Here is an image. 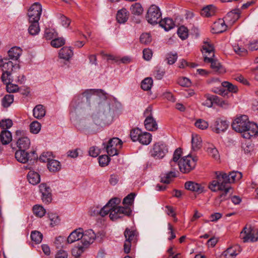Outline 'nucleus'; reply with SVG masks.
Here are the masks:
<instances>
[{
  "mask_svg": "<svg viewBox=\"0 0 258 258\" xmlns=\"http://www.w3.org/2000/svg\"><path fill=\"white\" fill-rule=\"evenodd\" d=\"M135 194L134 193H131L125 197L123 200V204L127 205L128 206L131 205L135 198Z\"/></svg>",
  "mask_w": 258,
  "mask_h": 258,
  "instance_id": "obj_59",
  "label": "nucleus"
},
{
  "mask_svg": "<svg viewBox=\"0 0 258 258\" xmlns=\"http://www.w3.org/2000/svg\"><path fill=\"white\" fill-rule=\"evenodd\" d=\"M152 139V135L150 133L142 132L138 141L143 145H148L151 143Z\"/></svg>",
  "mask_w": 258,
  "mask_h": 258,
  "instance_id": "obj_35",
  "label": "nucleus"
},
{
  "mask_svg": "<svg viewBox=\"0 0 258 258\" xmlns=\"http://www.w3.org/2000/svg\"><path fill=\"white\" fill-rule=\"evenodd\" d=\"M73 55V50L70 47H63L59 50V56L60 58L68 60Z\"/></svg>",
  "mask_w": 258,
  "mask_h": 258,
  "instance_id": "obj_26",
  "label": "nucleus"
},
{
  "mask_svg": "<svg viewBox=\"0 0 258 258\" xmlns=\"http://www.w3.org/2000/svg\"><path fill=\"white\" fill-rule=\"evenodd\" d=\"M232 127L237 132L243 133V136L246 139L258 135V126L249 121L246 115L236 118L233 122Z\"/></svg>",
  "mask_w": 258,
  "mask_h": 258,
  "instance_id": "obj_2",
  "label": "nucleus"
},
{
  "mask_svg": "<svg viewBox=\"0 0 258 258\" xmlns=\"http://www.w3.org/2000/svg\"><path fill=\"white\" fill-rule=\"evenodd\" d=\"M12 140L11 133L7 130H3L0 134V141L3 145L8 144Z\"/></svg>",
  "mask_w": 258,
  "mask_h": 258,
  "instance_id": "obj_25",
  "label": "nucleus"
},
{
  "mask_svg": "<svg viewBox=\"0 0 258 258\" xmlns=\"http://www.w3.org/2000/svg\"><path fill=\"white\" fill-rule=\"evenodd\" d=\"M43 237L42 234L38 231H34L31 233V238L32 241L36 242V243H39L42 241Z\"/></svg>",
  "mask_w": 258,
  "mask_h": 258,
  "instance_id": "obj_44",
  "label": "nucleus"
},
{
  "mask_svg": "<svg viewBox=\"0 0 258 258\" xmlns=\"http://www.w3.org/2000/svg\"><path fill=\"white\" fill-rule=\"evenodd\" d=\"M51 156V153L46 152L43 153L41 154V155L39 157V160L42 162H47L50 161V157Z\"/></svg>",
  "mask_w": 258,
  "mask_h": 258,
  "instance_id": "obj_63",
  "label": "nucleus"
},
{
  "mask_svg": "<svg viewBox=\"0 0 258 258\" xmlns=\"http://www.w3.org/2000/svg\"><path fill=\"white\" fill-rule=\"evenodd\" d=\"M240 236L243 242H254L258 239V231L256 229H252L250 226L248 228L245 226L240 233Z\"/></svg>",
  "mask_w": 258,
  "mask_h": 258,
  "instance_id": "obj_14",
  "label": "nucleus"
},
{
  "mask_svg": "<svg viewBox=\"0 0 258 258\" xmlns=\"http://www.w3.org/2000/svg\"><path fill=\"white\" fill-rule=\"evenodd\" d=\"M122 144V142L120 139L113 138L109 140L107 144L103 143V146L108 155L113 156L118 154V150L121 148Z\"/></svg>",
  "mask_w": 258,
  "mask_h": 258,
  "instance_id": "obj_7",
  "label": "nucleus"
},
{
  "mask_svg": "<svg viewBox=\"0 0 258 258\" xmlns=\"http://www.w3.org/2000/svg\"><path fill=\"white\" fill-rule=\"evenodd\" d=\"M168 152V147L165 144L158 142L153 145L150 150V154L151 156L155 159H161L165 156Z\"/></svg>",
  "mask_w": 258,
  "mask_h": 258,
  "instance_id": "obj_10",
  "label": "nucleus"
},
{
  "mask_svg": "<svg viewBox=\"0 0 258 258\" xmlns=\"http://www.w3.org/2000/svg\"><path fill=\"white\" fill-rule=\"evenodd\" d=\"M83 229L79 228L73 231L68 236L67 241L69 243H72L76 241L81 240Z\"/></svg>",
  "mask_w": 258,
  "mask_h": 258,
  "instance_id": "obj_20",
  "label": "nucleus"
},
{
  "mask_svg": "<svg viewBox=\"0 0 258 258\" xmlns=\"http://www.w3.org/2000/svg\"><path fill=\"white\" fill-rule=\"evenodd\" d=\"M13 125V121L10 119H3L0 121V127L4 130L10 128Z\"/></svg>",
  "mask_w": 258,
  "mask_h": 258,
  "instance_id": "obj_55",
  "label": "nucleus"
},
{
  "mask_svg": "<svg viewBox=\"0 0 258 258\" xmlns=\"http://www.w3.org/2000/svg\"><path fill=\"white\" fill-rule=\"evenodd\" d=\"M120 200L114 198L111 199L106 204L111 209V213L109 216L112 221L122 218L124 215L130 216L132 213L131 208L128 206H118Z\"/></svg>",
  "mask_w": 258,
  "mask_h": 258,
  "instance_id": "obj_4",
  "label": "nucleus"
},
{
  "mask_svg": "<svg viewBox=\"0 0 258 258\" xmlns=\"http://www.w3.org/2000/svg\"><path fill=\"white\" fill-rule=\"evenodd\" d=\"M10 59L18 60L22 53V49L19 47H13L8 52Z\"/></svg>",
  "mask_w": 258,
  "mask_h": 258,
  "instance_id": "obj_30",
  "label": "nucleus"
},
{
  "mask_svg": "<svg viewBox=\"0 0 258 258\" xmlns=\"http://www.w3.org/2000/svg\"><path fill=\"white\" fill-rule=\"evenodd\" d=\"M178 36L182 40H185L188 36V30L183 26L180 27L177 30Z\"/></svg>",
  "mask_w": 258,
  "mask_h": 258,
  "instance_id": "obj_49",
  "label": "nucleus"
},
{
  "mask_svg": "<svg viewBox=\"0 0 258 258\" xmlns=\"http://www.w3.org/2000/svg\"><path fill=\"white\" fill-rule=\"evenodd\" d=\"M27 178L30 183L36 185L40 181V175L34 171H30L27 174Z\"/></svg>",
  "mask_w": 258,
  "mask_h": 258,
  "instance_id": "obj_29",
  "label": "nucleus"
},
{
  "mask_svg": "<svg viewBox=\"0 0 258 258\" xmlns=\"http://www.w3.org/2000/svg\"><path fill=\"white\" fill-rule=\"evenodd\" d=\"M228 127V123L225 120L217 118L211 127L214 132L219 134L225 132Z\"/></svg>",
  "mask_w": 258,
  "mask_h": 258,
  "instance_id": "obj_17",
  "label": "nucleus"
},
{
  "mask_svg": "<svg viewBox=\"0 0 258 258\" xmlns=\"http://www.w3.org/2000/svg\"><path fill=\"white\" fill-rule=\"evenodd\" d=\"M140 42L144 44H148L152 41V38L149 33H143L140 38Z\"/></svg>",
  "mask_w": 258,
  "mask_h": 258,
  "instance_id": "obj_53",
  "label": "nucleus"
},
{
  "mask_svg": "<svg viewBox=\"0 0 258 258\" xmlns=\"http://www.w3.org/2000/svg\"><path fill=\"white\" fill-rule=\"evenodd\" d=\"M39 190L41 193V196H44L47 192H51V190L49 186H47L46 183H42L39 185Z\"/></svg>",
  "mask_w": 258,
  "mask_h": 258,
  "instance_id": "obj_58",
  "label": "nucleus"
},
{
  "mask_svg": "<svg viewBox=\"0 0 258 258\" xmlns=\"http://www.w3.org/2000/svg\"><path fill=\"white\" fill-rule=\"evenodd\" d=\"M42 13V6L39 3H34L28 12L29 22H38Z\"/></svg>",
  "mask_w": 258,
  "mask_h": 258,
  "instance_id": "obj_13",
  "label": "nucleus"
},
{
  "mask_svg": "<svg viewBox=\"0 0 258 258\" xmlns=\"http://www.w3.org/2000/svg\"><path fill=\"white\" fill-rule=\"evenodd\" d=\"M215 8L212 5L204 7L201 11V15L205 17L212 16L215 14Z\"/></svg>",
  "mask_w": 258,
  "mask_h": 258,
  "instance_id": "obj_36",
  "label": "nucleus"
},
{
  "mask_svg": "<svg viewBox=\"0 0 258 258\" xmlns=\"http://www.w3.org/2000/svg\"><path fill=\"white\" fill-rule=\"evenodd\" d=\"M65 43V40L61 37L54 38L51 41V45L55 48L59 47L62 46Z\"/></svg>",
  "mask_w": 258,
  "mask_h": 258,
  "instance_id": "obj_51",
  "label": "nucleus"
},
{
  "mask_svg": "<svg viewBox=\"0 0 258 258\" xmlns=\"http://www.w3.org/2000/svg\"><path fill=\"white\" fill-rule=\"evenodd\" d=\"M159 25L165 31H169L174 27L173 21L170 18H164L163 20H160L159 22Z\"/></svg>",
  "mask_w": 258,
  "mask_h": 258,
  "instance_id": "obj_27",
  "label": "nucleus"
},
{
  "mask_svg": "<svg viewBox=\"0 0 258 258\" xmlns=\"http://www.w3.org/2000/svg\"><path fill=\"white\" fill-rule=\"evenodd\" d=\"M226 27L224 20L219 19L214 24L213 29L214 31L213 32L216 33H222L226 30Z\"/></svg>",
  "mask_w": 258,
  "mask_h": 258,
  "instance_id": "obj_24",
  "label": "nucleus"
},
{
  "mask_svg": "<svg viewBox=\"0 0 258 258\" xmlns=\"http://www.w3.org/2000/svg\"><path fill=\"white\" fill-rule=\"evenodd\" d=\"M45 108L41 104L36 105L33 110V116L37 119H40L44 117L45 115Z\"/></svg>",
  "mask_w": 258,
  "mask_h": 258,
  "instance_id": "obj_31",
  "label": "nucleus"
},
{
  "mask_svg": "<svg viewBox=\"0 0 258 258\" xmlns=\"http://www.w3.org/2000/svg\"><path fill=\"white\" fill-rule=\"evenodd\" d=\"M14 101V95L8 94L2 99V104L4 107H8Z\"/></svg>",
  "mask_w": 258,
  "mask_h": 258,
  "instance_id": "obj_43",
  "label": "nucleus"
},
{
  "mask_svg": "<svg viewBox=\"0 0 258 258\" xmlns=\"http://www.w3.org/2000/svg\"><path fill=\"white\" fill-rule=\"evenodd\" d=\"M234 51L240 55H244L247 53V50L239 45H236L233 46Z\"/></svg>",
  "mask_w": 258,
  "mask_h": 258,
  "instance_id": "obj_60",
  "label": "nucleus"
},
{
  "mask_svg": "<svg viewBox=\"0 0 258 258\" xmlns=\"http://www.w3.org/2000/svg\"><path fill=\"white\" fill-rule=\"evenodd\" d=\"M17 145L19 150H26L30 147V141L27 137H22L18 139Z\"/></svg>",
  "mask_w": 258,
  "mask_h": 258,
  "instance_id": "obj_22",
  "label": "nucleus"
},
{
  "mask_svg": "<svg viewBox=\"0 0 258 258\" xmlns=\"http://www.w3.org/2000/svg\"><path fill=\"white\" fill-rule=\"evenodd\" d=\"M192 149L194 150L199 149L202 146V140L198 135H192L191 139Z\"/></svg>",
  "mask_w": 258,
  "mask_h": 258,
  "instance_id": "obj_38",
  "label": "nucleus"
},
{
  "mask_svg": "<svg viewBox=\"0 0 258 258\" xmlns=\"http://www.w3.org/2000/svg\"><path fill=\"white\" fill-rule=\"evenodd\" d=\"M153 85V80L151 78H146L141 83V88L144 91H149Z\"/></svg>",
  "mask_w": 258,
  "mask_h": 258,
  "instance_id": "obj_41",
  "label": "nucleus"
},
{
  "mask_svg": "<svg viewBox=\"0 0 258 258\" xmlns=\"http://www.w3.org/2000/svg\"><path fill=\"white\" fill-rule=\"evenodd\" d=\"M34 214L38 217L41 218L44 216L46 213L45 209L40 205H35L33 208Z\"/></svg>",
  "mask_w": 258,
  "mask_h": 258,
  "instance_id": "obj_40",
  "label": "nucleus"
},
{
  "mask_svg": "<svg viewBox=\"0 0 258 258\" xmlns=\"http://www.w3.org/2000/svg\"><path fill=\"white\" fill-rule=\"evenodd\" d=\"M30 25L28 28V31L30 35H36L38 34L40 31V27L38 22H29Z\"/></svg>",
  "mask_w": 258,
  "mask_h": 258,
  "instance_id": "obj_39",
  "label": "nucleus"
},
{
  "mask_svg": "<svg viewBox=\"0 0 258 258\" xmlns=\"http://www.w3.org/2000/svg\"><path fill=\"white\" fill-rule=\"evenodd\" d=\"M83 236L81 237V244H78V246L76 247L73 251L75 253L76 250V254L80 255L84 251V248H86L91 243H92L96 237L95 233L92 229H89L83 232L82 231Z\"/></svg>",
  "mask_w": 258,
  "mask_h": 258,
  "instance_id": "obj_6",
  "label": "nucleus"
},
{
  "mask_svg": "<svg viewBox=\"0 0 258 258\" xmlns=\"http://www.w3.org/2000/svg\"><path fill=\"white\" fill-rule=\"evenodd\" d=\"M128 18V12L125 9H122L117 12L116 20L119 23H124Z\"/></svg>",
  "mask_w": 258,
  "mask_h": 258,
  "instance_id": "obj_28",
  "label": "nucleus"
},
{
  "mask_svg": "<svg viewBox=\"0 0 258 258\" xmlns=\"http://www.w3.org/2000/svg\"><path fill=\"white\" fill-rule=\"evenodd\" d=\"M197 159L192 158L190 155L182 158L178 162V167L180 171L183 173H187L195 168Z\"/></svg>",
  "mask_w": 258,
  "mask_h": 258,
  "instance_id": "obj_8",
  "label": "nucleus"
},
{
  "mask_svg": "<svg viewBox=\"0 0 258 258\" xmlns=\"http://www.w3.org/2000/svg\"><path fill=\"white\" fill-rule=\"evenodd\" d=\"M216 177L209 184V188L213 191H222L225 187L229 186L227 184L229 182L227 174L221 171L215 172Z\"/></svg>",
  "mask_w": 258,
  "mask_h": 258,
  "instance_id": "obj_5",
  "label": "nucleus"
},
{
  "mask_svg": "<svg viewBox=\"0 0 258 258\" xmlns=\"http://www.w3.org/2000/svg\"><path fill=\"white\" fill-rule=\"evenodd\" d=\"M177 59V54L176 53L172 54L171 53H168L166 54V60L167 62L169 64H172L175 63Z\"/></svg>",
  "mask_w": 258,
  "mask_h": 258,
  "instance_id": "obj_54",
  "label": "nucleus"
},
{
  "mask_svg": "<svg viewBox=\"0 0 258 258\" xmlns=\"http://www.w3.org/2000/svg\"><path fill=\"white\" fill-rule=\"evenodd\" d=\"M90 94H96L98 96L102 95L103 98L105 99V101L98 104V110L100 112H102L103 115L102 118L100 119L97 115H92L91 118L87 120V127L93 128L94 124L99 125L100 124L102 120L105 123L110 124L113 120L115 110L113 108L111 107L110 103L108 101L106 100L107 94L103 90H86L82 95L75 97L71 102V105L74 108H76L82 102L83 96H86L87 99H88L89 96Z\"/></svg>",
  "mask_w": 258,
  "mask_h": 258,
  "instance_id": "obj_1",
  "label": "nucleus"
},
{
  "mask_svg": "<svg viewBox=\"0 0 258 258\" xmlns=\"http://www.w3.org/2000/svg\"><path fill=\"white\" fill-rule=\"evenodd\" d=\"M48 218L51 221L50 226L53 227L58 225L60 222V219L57 214L52 213H48Z\"/></svg>",
  "mask_w": 258,
  "mask_h": 258,
  "instance_id": "obj_45",
  "label": "nucleus"
},
{
  "mask_svg": "<svg viewBox=\"0 0 258 258\" xmlns=\"http://www.w3.org/2000/svg\"><path fill=\"white\" fill-rule=\"evenodd\" d=\"M185 189L195 192L198 194L202 193L204 190L205 187L201 184L194 181H187L184 184Z\"/></svg>",
  "mask_w": 258,
  "mask_h": 258,
  "instance_id": "obj_19",
  "label": "nucleus"
},
{
  "mask_svg": "<svg viewBox=\"0 0 258 258\" xmlns=\"http://www.w3.org/2000/svg\"><path fill=\"white\" fill-rule=\"evenodd\" d=\"M131 13L134 15H140L143 12V8L139 3H135L131 7Z\"/></svg>",
  "mask_w": 258,
  "mask_h": 258,
  "instance_id": "obj_42",
  "label": "nucleus"
},
{
  "mask_svg": "<svg viewBox=\"0 0 258 258\" xmlns=\"http://www.w3.org/2000/svg\"><path fill=\"white\" fill-rule=\"evenodd\" d=\"M203 53H208V55H205L204 61L205 62L211 63V67L215 71L219 73H223L225 72V70L220 64V63L214 58L215 56L214 53V46L211 44L208 40L204 42V44L201 49Z\"/></svg>",
  "mask_w": 258,
  "mask_h": 258,
  "instance_id": "obj_3",
  "label": "nucleus"
},
{
  "mask_svg": "<svg viewBox=\"0 0 258 258\" xmlns=\"http://www.w3.org/2000/svg\"><path fill=\"white\" fill-rule=\"evenodd\" d=\"M165 74V71L159 68H156L153 75L158 80H161Z\"/></svg>",
  "mask_w": 258,
  "mask_h": 258,
  "instance_id": "obj_61",
  "label": "nucleus"
},
{
  "mask_svg": "<svg viewBox=\"0 0 258 258\" xmlns=\"http://www.w3.org/2000/svg\"><path fill=\"white\" fill-rule=\"evenodd\" d=\"M176 176L175 171H170L167 173L162 174L160 176L161 182L164 183L168 184L170 182L172 178Z\"/></svg>",
  "mask_w": 258,
  "mask_h": 258,
  "instance_id": "obj_32",
  "label": "nucleus"
},
{
  "mask_svg": "<svg viewBox=\"0 0 258 258\" xmlns=\"http://www.w3.org/2000/svg\"><path fill=\"white\" fill-rule=\"evenodd\" d=\"M205 96L207 100L209 101V103H207L209 107H212L213 103L219 105V104L221 103V101L223 99L216 95H210L209 94H206Z\"/></svg>",
  "mask_w": 258,
  "mask_h": 258,
  "instance_id": "obj_33",
  "label": "nucleus"
},
{
  "mask_svg": "<svg viewBox=\"0 0 258 258\" xmlns=\"http://www.w3.org/2000/svg\"><path fill=\"white\" fill-rule=\"evenodd\" d=\"M209 155L216 160L219 159V154L218 150L213 147H209L207 149Z\"/></svg>",
  "mask_w": 258,
  "mask_h": 258,
  "instance_id": "obj_57",
  "label": "nucleus"
},
{
  "mask_svg": "<svg viewBox=\"0 0 258 258\" xmlns=\"http://www.w3.org/2000/svg\"><path fill=\"white\" fill-rule=\"evenodd\" d=\"M2 63L0 68H2L3 72L12 74L13 68H19L18 66H15L12 61H8V60H3Z\"/></svg>",
  "mask_w": 258,
  "mask_h": 258,
  "instance_id": "obj_23",
  "label": "nucleus"
},
{
  "mask_svg": "<svg viewBox=\"0 0 258 258\" xmlns=\"http://www.w3.org/2000/svg\"><path fill=\"white\" fill-rule=\"evenodd\" d=\"M142 133V132L139 128L132 130L130 132V137L133 141H138Z\"/></svg>",
  "mask_w": 258,
  "mask_h": 258,
  "instance_id": "obj_46",
  "label": "nucleus"
},
{
  "mask_svg": "<svg viewBox=\"0 0 258 258\" xmlns=\"http://www.w3.org/2000/svg\"><path fill=\"white\" fill-rule=\"evenodd\" d=\"M41 130V124L37 121H34L30 124V131L34 134H38Z\"/></svg>",
  "mask_w": 258,
  "mask_h": 258,
  "instance_id": "obj_47",
  "label": "nucleus"
},
{
  "mask_svg": "<svg viewBox=\"0 0 258 258\" xmlns=\"http://www.w3.org/2000/svg\"><path fill=\"white\" fill-rule=\"evenodd\" d=\"M56 36L57 33L54 29L48 28L45 30L44 37L46 39H53Z\"/></svg>",
  "mask_w": 258,
  "mask_h": 258,
  "instance_id": "obj_52",
  "label": "nucleus"
},
{
  "mask_svg": "<svg viewBox=\"0 0 258 258\" xmlns=\"http://www.w3.org/2000/svg\"><path fill=\"white\" fill-rule=\"evenodd\" d=\"M124 236L125 238L123 246L124 251L126 253H128L130 252L132 244L136 243L137 240L138 232L136 230L126 228L124 232Z\"/></svg>",
  "mask_w": 258,
  "mask_h": 258,
  "instance_id": "obj_9",
  "label": "nucleus"
},
{
  "mask_svg": "<svg viewBox=\"0 0 258 258\" xmlns=\"http://www.w3.org/2000/svg\"><path fill=\"white\" fill-rule=\"evenodd\" d=\"M182 154V150L180 148H178L175 150L173 154V157L172 160L170 162L171 167L173 166V163L176 164L179 158H180Z\"/></svg>",
  "mask_w": 258,
  "mask_h": 258,
  "instance_id": "obj_48",
  "label": "nucleus"
},
{
  "mask_svg": "<svg viewBox=\"0 0 258 258\" xmlns=\"http://www.w3.org/2000/svg\"><path fill=\"white\" fill-rule=\"evenodd\" d=\"M178 84L181 86L189 87L191 85V82L188 78L182 77L178 79Z\"/></svg>",
  "mask_w": 258,
  "mask_h": 258,
  "instance_id": "obj_64",
  "label": "nucleus"
},
{
  "mask_svg": "<svg viewBox=\"0 0 258 258\" xmlns=\"http://www.w3.org/2000/svg\"><path fill=\"white\" fill-rule=\"evenodd\" d=\"M195 126L201 130H206L209 126V123L207 121L202 119H198L195 123Z\"/></svg>",
  "mask_w": 258,
  "mask_h": 258,
  "instance_id": "obj_50",
  "label": "nucleus"
},
{
  "mask_svg": "<svg viewBox=\"0 0 258 258\" xmlns=\"http://www.w3.org/2000/svg\"><path fill=\"white\" fill-rule=\"evenodd\" d=\"M11 75L12 74L11 73L3 72L1 77L2 82L6 84H9L13 80L12 78H11Z\"/></svg>",
  "mask_w": 258,
  "mask_h": 258,
  "instance_id": "obj_62",
  "label": "nucleus"
},
{
  "mask_svg": "<svg viewBox=\"0 0 258 258\" xmlns=\"http://www.w3.org/2000/svg\"><path fill=\"white\" fill-rule=\"evenodd\" d=\"M144 115L146 117L144 121L145 128L149 131H154L158 129V124L152 115V107L149 106L145 110Z\"/></svg>",
  "mask_w": 258,
  "mask_h": 258,
  "instance_id": "obj_11",
  "label": "nucleus"
},
{
  "mask_svg": "<svg viewBox=\"0 0 258 258\" xmlns=\"http://www.w3.org/2000/svg\"><path fill=\"white\" fill-rule=\"evenodd\" d=\"M231 189V187L230 186L225 187L224 189H223V190H222L223 192L215 199V205L219 206L223 201L227 200L228 198L227 197L228 193L230 192Z\"/></svg>",
  "mask_w": 258,
  "mask_h": 258,
  "instance_id": "obj_21",
  "label": "nucleus"
},
{
  "mask_svg": "<svg viewBox=\"0 0 258 258\" xmlns=\"http://www.w3.org/2000/svg\"><path fill=\"white\" fill-rule=\"evenodd\" d=\"M161 12L158 7L152 5L148 9L146 18L151 24H157L161 20Z\"/></svg>",
  "mask_w": 258,
  "mask_h": 258,
  "instance_id": "obj_12",
  "label": "nucleus"
},
{
  "mask_svg": "<svg viewBox=\"0 0 258 258\" xmlns=\"http://www.w3.org/2000/svg\"><path fill=\"white\" fill-rule=\"evenodd\" d=\"M241 250V247L239 245H233L223 252L222 258H235Z\"/></svg>",
  "mask_w": 258,
  "mask_h": 258,
  "instance_id": "obj_18",
  "label": "nucleus"
},
{
  "mask_svg": "<svg viewBox=\"0 0 258 258\" xmlns=\"http://www.w3.org/2000/svg\"><path fill=\"white\" fill-rule=\"evenodd\" d=\"M227 176L229 179V183H232L240 180L242 177V174L240 172L233 171L227 174Z\"/></svg>",
  "mask_w": 258,
  "mask_h": 258,
  "instance_id": "obj_37",
  "label": "nucleus"
},
{
  "mask_svg": "<svg viewBox=\"0 0 258 258\" xmlns=\"http://www.w3.org/2000/svg\"><path fill=\"white\" fill-rule=\"evenodd\" d=\"M47 168L50 172H57L61 169V165L59 161L51 159L47 163Z\"/></svg>",
  "mask_w": 258,
  "mask_h": 258,
  "instance_id": "obj_34",
  "label": "nucleus"
},
{
  "mask_svg": "<svg viewBox=\"0 0 258 258\" xmlns=\"http://www.w3.org/2000/svg\"><path fill=\"white\" fill-rule=\"evenodd\" d=\"M223 88H227V90L223 88L213 89V91L216 93L220 94L223 96L227 95L228 92L236 93L237 91V87L228 82H224L221 84Z\"/></svg>",
  "mask_w": 258,
  "mask_h": 258,
  "instance_id": "obj_16",
  "label": "nucleus"
},
{
  "mask_svg": "<svg viewBox=\"0 0 258 258\" xmlns=\"http://www.w3.org/2000/svg\"><path fill=\"white\" fill-rule=\"evenodd\" d=\"M15 158L18 162L25 163L29 160L37 159V155L34 151L31 152L30 154L24 150H19L15 153Z\"/></svg>",
  "mask_w": 258,
  "mask_h": 258,
  "instance_id": "obj_15",
  "label": "nucleus"
},
{
  "mask_svg": "<svg viewBox=\"0 0 258 258\" xmlns=\"http://www.w3.org/2000/svg\"><path fill=\"white\" fill-rule=\"evenodd\" d=\"M98 160L99 165L102 167H104L108 164L110 158L107 155H103L99 156Z\"/></svg>",
  "mask_w": 258,
  "mask_h": 258,
  "instance_id": "obj_56",
  "label": "nucleus"
}]
</instances>
